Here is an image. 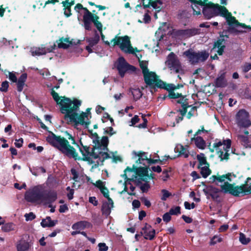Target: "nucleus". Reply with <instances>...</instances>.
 Wrapping results in <instances>:
<instances>
[{
  "mask_svg": "<svg viewBox=\"0 0 251 251\" xmlns=\"http://www.w3.org/2000/svg\"><path fill=\"white\" fill-rule=\"evenodd\" d=\"M89 133L91 134L92 138H94L93 140V143L95 144V142L97 143H99V139L100 137L97 132H93L92 129L88 130Z\"/></svg>",
  "mask_w": 251,
  "mask_h": 251,
  "instance_id": "3c124183",
  "label": "nucleus"
},
{
  "mask_svg": "<svg viewBox=\"0 0 251 251\" xmlns=\"http://www.w3.org/2000/svg\"><path fill=\"white\" fill-rule=\"evenodd\" d=\"M226 140H224L223 142L219 141L217 142H215L213 144V149H210V151L211 152H214V148L216 149V150L218 151V149L222 145H224L226 146Z\"/></svg>",
  "mask_w": 251,
  "mask_h": 251,
  "instance_id": "79ce46f5",
  "label": "nucleus"
},
{
  "mask_svg": "<svg viewBox=\"0 0 251 251\" xmlns=\"http://www.w3.org/2000/svg\"><path fill=\"white\" fill-rule=\"evenodd\" d=\"M168 98L171 99H176L177 98H179V97H182L183 95L181 93H176L174 92V90H173L170 92H169V94L167 95Z\"/></svg>",
  "mask_w": 251,
  "mask_h": 251,
  "instance_id": "de8ad7c7",
  "label": "nucleus"
},
{
  "mask_svg": "<svg viewBox=\"0 0 251 251\" xmlns=\"http://www.w3.org/2000/svg\"><path fill=\"white\" fill-rule=\"evenodd\" d=\"M50 94L57 104L60 106V110L62 114L64 112V111L62 110L63 107L64 106L68 104L69 105V106L72 105L74 100H72L71 99L65 97V96L61 97V98H62V99L60 100V97L59 96L58 93L54 90L53 88L51 89Z\"/></svg>",
  "mask_w": 251,
  "mask_h": 251,
  "instance_id": "ddd939ff",
  "label": "nucleus"
},
{
  "mask_svg": "<svg viewBox=\"0 0 251 251\" xmlns=\"http://www.w3.org/2000/svg\"><path fill=\"white\" fill-rule=\"evenodd\" d=\"M81 101L76 99H74L72 105H67L63 107L62 110L64 111V119L65 120H69L68 124L74 123L75 126L80 124L84 126L85 128H88L90 124V121H85V118L88 117V113L82 112L80 114L77 113Z\"/></svg>",
  "mask_w": 251,
  "mask_h": 251,
  "instance_id": "f03ea898",
  "label": "nucleus"
},
{
  "mask_svg": "<svg viewBox=\"0 0 251 251\" xmlns=\"http://www.w3.org/2000/svg\"><path fill=\"white\" fill-rule=\"evenodd\" d=\"M181 208L180 206H177L175 207V208H172L170 209V213L172 215H177L181 213Z\"/></svg>",
  "mask_w": 251,
  "mask_h": 251,
  "instance_id": "603ef678",
  "label": "nucleus"
},
{
  "mask_svg": "<svg viewBox=\"0 0 251 251\" xmlns=\"http://www.w3.org/2000/svg\"><path fill=\"white\" fill-rule=\"evenodd\" d=\"M197 158L198 160L199 161L198 168H200L203 165L209 166V164L207 163L206 161V157L204 156L203 153L198 154L197 156Z\"/></svg>",
  "mask_w": 251,
  "mask_h": 251,
  "instance_id": "f704fd0d",
  "label": "nucleus"
},
{
  "mask_svg": "<svg viewBox=\"0 0 251 251\" xmlns=\"http://www.w3.org/2000/svg\"><path fill=\"white\" fill-rule=\"evenodd\" d=\"M130 91L133 97V99L135 101H137L140 99V98H141L142 96V92L139 88L131 89Z\"/></svg>",
  "mask_w": 251,
  "mask_h": 251,
  "instance_id": "58836bf2",
  "label": "nucleus"
},
{
  "mask_svg": "<svg viewBox=\"0 0 251 251\" xmlns=\"http://www.w3.org/2000/svg\"><path fill=\"white\" fill-rule=\"evenodd\" d=\"M228 182H225L224 184L221 186V191L225 194L228 193L235 197H238L241 193L245 194H251V177L247 178L245 183L240 186H234Z\"/></svg>",
  "mask_w": 251,
  "mask_h": 251,
  "instance_id": "7ed1b4c3",
  "label": "nucleus"
},
{
  "mask_svg": "<svg viewBox=\"0 0 251 251\" xmlns=\"http://www.w3.org/2000/svg\"><path fill=\"white\" fill-rule=\"evenodd\" d=\"M100 18L96 14H92L89 10L83 16V26L86 30H92V23L99 21Z\"/></svg>",
  "mask_w": 251,
  "mask_h": 251,
  "instance_id": "9b49d317",
  "label": "nucleus"
},
{
  "mask_svg": "<svg viewBox=\"0 0 251 251\" xmlns=\"http://www.w3.org/2000/svg\"><path fill=\"white\" fill-rule=\"evenodd\" d=\"M148 62L139 60V66L142 70L144 79L147 85L149 86L152 81L157 77V75L154 72L150 71L148 68Z\"/></svg>",
  "mask_w": 251,
  "mask_h": 251,
  "instance_id": "0eeeda50",
  "label": "nucleus"
},
{
  "mask_svg": "<svg viewBox=\"0 0 251 251\" xmlns=\"http://www.w3.org/2000/svg\"><path fill=\"white\" fill-rule=\"evenodd\" d=\"M116 68L121 77H124L126 73L138 74L140 72L135 66L129 64L123 56L120 57L117 60Z\"/></svg>",
  "mask_w": 251,
  "mask_h": 251,
  "instance_id": "423d86ee",
  "label": "nucleus"
},
{
  "mask_svg": "<svg viewBox=\"0 0 251 251\" xmlns=\"http://www.w3.org/2000/svg\"><path fill=\"white\" fill-rule=\"evenodd\" d=\"M209 166H205L204 167H201V174L202 176L205 178L207 177L211 173V170L209 168Z\"/></svg>",
  "mask_w": 251,
  "mask_h": 251,
  "instance_id": "c9c22d12",
  "label": "nucleus"
},
{
  "mask_svg": "<svg viewBox=\"0 0 251 251\" xmlns=\"http://www.w3.org/2000/svg\"><path fill=\"white\" fill-rule=\"evenodd\" d=\"M47 52V50L45 48H36L32 51V55H42L46 54Z\"/></svg>",
  "mask_w": 251,
  "mask_h": 251,
  "instance_id": "4c0bfd02",
  "label": "nucleus"
},
{
  "mask_svg": "<svg viewBox=\"0 0 251 251\" xmlns=\"http://www.w3.org/2000/svg\"><path fill=\"white\" fill-rule=\"evenodd\" d=\"M27 74H22L19 78L18 79L15 73L13 72H8V78L13 83H17V91L21 92L23 91L24 86L25 85V82L27 79Z\"/></svg>",
  "mask_w": 251,
  "mask_h": 251,
  "instance_id": "f8f14e48",
  "label": "nucleus"
},
{
  "mask_svg": "<svg viewBox=\"0 0 251 251\" xmlns=\"http://www.w3.org/2000/svg\"><path fill=\"white\" fill-rule=\"evenodd\" d=\"M203 192L204 194L206 196L207 199H209V197H211L213 201H218V199L220 196L218 193L220 192V190L215 187L212 185L208 186L206 189H203Z\"/></svg>",
  "mask_w": 251,
  "mask_h": 251,
  "instance_id": "f3484780",
  "label": "nucleus"
},
{
  "mask_svg": "<svg viewBox=\"0 0 251 251\" xmlns=\"http://www.w3.org/2000/svg\"><path fill=\"white\" fill-rule=\"evenodd\" d=\"M43 197V191L38 188L34 189L31 192L26 194L25 198L27 201L34 202L42 201Z\"/></svg>",
  "mask_w": 251,
  "mask_h": 251,
  "instance_id": "dca6fc26",
  "label": "nucleus"
},
{
  "mask_svg": "<svg viewBox=\"0 0 251 251\" xmlns=\"http://www.w3.org/2000/svg\"><path fill=\"white\" fill-rule=\"evenodd\" d=\"M226 147H223L225 153L224 154V152L221 150H219L217 151V154L219 157L220 158L221 161L224 160H228L229 159V153L228 151L231 148V141L230 139H226Z\"/></svg>",
  "mask_w": 251,
  "mask_h": 251,
  "instance_id": "4be33fe9",
  "label": "nucleus"
},
{
  "mask_svg": "<svg viewBox=\"0 0 251 251\" xmlns=\"http://www.w3.org/2000/svg\"><path fill=\"white\" fill-rule=\"evenodd\" d=\"M73 39L70 40L69 37L64 38L62 37L58 40L56 41L57 47L59 49H67L72 45H77L80 43V41L78 40L76 43L73 42Z\"/></svg>",
  "mask_w": 251,
  "mask_h": 251,
  "instance_id": "6ab92c4d",
  "label": "nucleus"
},
{
  "mask_svg": "<svg viewBox=\"0 0 251 251\" xmlns=\"http://www.w3.org/2000/svg\"><path fill=\"white\" fill-rule=\"evenodd\" d=\"M92 184L95 187L99 188L100 189V190L105 187V185L103 184V182L100 180H98L96 181V183H92Z\"/></svg>",
  "mask_w": 251,
  "mask_h": 251,
  "instance_id": "338daca9",
  "label": "nucleus"
},
{
  "mask_svg": "<svg viewBox=\"0 0 251 251\" xmlns=\"http://www.w3.org/2000/svg\"><path fill=\"white\" fill-rule=\"evenodd\" d=\"M142 119L143 120V123L142 124H140L138 125L137 126L139 128H144L147 127V123H148V120L146 118V115H142Z\"/></svg>",
  "mask_w": 251,
  "mask_h": 251,
  "instance_id": "680f3d73",
  "label": "nucleus"
},
{
  "mask_svg": "<svg viewBox=\"0 0 251 251\" xmlns=\"http://www.w3.org/2000/svg\"><path fill=\"white\" fill-rule=\"evenodd\" d=\"M103 133L104 134H108L110 136H112L116 134V132L114 131L113 128L112 126L107 127L106 128H104Z\"/></svg>",
  "mask_w": 251,
  "mask_h": 251,
  "instance_id": "4d7b16f0",
  "label": "nucleus"
},
{
  "mask_svg": "<svg viewBox=\"0 0 251 251\" xmlns=\"http://www.w3.org/2000/svg\"><path fill=\"white\" fill-rule=\"evenodd\" d=\"M99 41L100 36L96 31H95L94 37H89L86 39V41L88 43V45L93 47L99 43Z\"/></svg>",
  "mask_w": 251,
  "mask_h": 251,
  "instance_id": "473e14b6",
  "label": "nucleus"
},
{
  "mask_svg": "<svg viewBox=\"0 0 251 251\" xmlns=\"http://www.w3.org/2000/svg\"><path fill=\"white\" fill-rule=\"evenodd\" d=\"M215 85L217 87H224L226 85L225 73H223L215 80Z\"/></svg>",
  "mask_w": 251,
  "mask_h": 251,
  "instance_id": "7c9ffc66",
  "label": "nucleus"
},
{
  "mask_svg": "<svg viewBox=\"0 0 251 251\" xmlns=\"http://www.w3.org/2000/svg\"><path fill=\"white\" fill-rule=\"evenodd\" d=\"M90 223L87 221H81L77 222L72 225V228L74 230H83L86 227L89 226Z\"/></svg>",
  "mask_w": 251,
  "mask_h": 251,
  "instance_id": "c756f323",
  "label": "nucleus"
},
{
  "mask_svg": "<svg viewBox=\"0 0 251 251\" xmlns=\"http://www.w3.org/2000/svg\"><path fill=\"white\" fill-rule=\"evenodd\" d=\"M150 188V185L149 183V181L146 179V181H145L144 183H143L140 186V189L142 191V193H147L149 189Z\"/></svg>",
  "mask_w": 251,
  "mask_h": 251,
  "instance_id": "c03bdc74",
  "label": "nucleus"
},
{
  "mask_svg": "<svg viewBox=\"0 0 251 251\" xmlns=\"http://www.w3.org/2000/svg\"><path fill=\"white\" fill-rule=\"evenodd\" d=\"M239 241L243 245H247L251 241L250 238H246V235L243 233L239 234Z\"/></svg>",
  "mask_w": 251,
  "mask_h": 251,
  "instance_id": "a19ab883",
  "label": "nucleus"
},
{
  "mask_svg": "<svg viewBox=\"0 0 251 251\" xmlns=\"http://www.w3.org/2000/svg\"><path fill=\"white\" fill-rule=\"evenodd\" d=\"M192 140L195 141V143L197 147L200 149H204L206 143L202 137L201 136L194 137L191 139Z\"/></svg>",
  "mask_w": 251,
  "mask_h": 251,
  "instance_id": "2f4dec72",
  "label": "nucleus"
},
{
  "mask_svg": "<svg viewBox=\"0 0 251 251\" xmlns=\"http://www.w3.org/2000/svg\"><path fill=\"white\" fill-rule=\"evenodd\" d=\"M232 177L235 178L236 177V175L232 173H228L226 174L223 175H217V176L213 175L211 177H210L209 179L210 181L212 183L217 181L219 182H223L225 181V179H226L228 181H232Z\"/></svg>",
  "mask_w": 251,
  "mask_h": 251,
  "instance_id": "a211bd4d",
  "label": "nucleus"
},
{
  "mask_svg": "<svg viewBox=\"0 0 251 251\" xmlns=\"http://www.w3.org/2000/svg\"><path fill=\"white\" fill-rule=\"evenodd\" d=\"M249 113L245 109L239 110L236 115V120L239 127L247 128L251 126Z\"/></svg>",
  "mask_w": 251,
  "mask_h": 251,
  "instance_id": "1a4fd4ad",
  "label": "nucleus"
},
{
  "mask_svg": "<svg viewBox=\"0 0 251 251\" xmlns=\"http://www.w3.org/2000/svg\"><path fill=\"white\" fill-rule=\"evenodd\" d=\"M166 63L169 68L175 70L176 73H178L181 69V64L173 52L168 55Z\"/></svg>",
  "mask_w": 251,
  "mask_h": 251,
  "instance_id": "2eb2a0df",
  "label": "nucleus"
},
{
  "mask_svg": "<svg viewBox=\"0 0 251 251\" xmlns=\"http://www.w3.org/2000/svg\"><path fill=\"white\" fill-rule=\"evenodd\" d=\"M133 153L135 154L136 155L139 156L141 155L142 156V160L143 161L146 160L147 161L148 157L147 155V153L144 151H140L138 152V153H137L136 151H133Z\"/></svg>",
  "mask_w": 251,
  "mask_h": 251,
  "instance_id": "bf43d9fd",
  "label": "nucleus"
},
{
  "mask_svg": "<svg viewBox=\"0 0 251 251\" xmlns=\"http://www.w3.org/2000/svg\"><path fill=\"white\" fill-rule=\"evenodd\" d=\"M99 251H107L108 249V247L104 243H100L98 244Z\"/></svg>",
  "mask_w": 251,
  "mask_h": 251,
  "instance_id": "774afa93",
  "label": "nucleus"
},
{
  "mask_svg": "<svg viewBox=\"0 0 251 251\" xmlns=\"http://www.w3.org/2000/svg\"><path fill=\"white\" fill-rule=\"evenodd\" d=\"M65 134L67 135L68 139L71 140V144L72 145H75L76 147H79V145L75 142L74 137L68 133V131H66Z\"/></svg>",
  "mask_w": 251,
  "mask_h": 251,
  "instance_id": "5fc2aeb1",
  "label": "nucleus"
},
{
  "mask_svg": "<svg viewBox=\"0 0 251 251\" xmlns=\"http://www.w3.org/2000/svg\"><path fill=\"white\" fill-rule=\"evenodd\" d=\"M97 146L95 145L93 148L90 151L89 153V156L91 157L92 158L95 159H99V161H97L96 163L92 166V168H97L99 165H103V162L106 159L111 158L110 155L107 152L100 151L99 153H97L95 152V149H96Z\"/></svg>",
  "mask_w": 251,
  "mask_h": 251,
  "instance_id": "6e6552de",
  "label": "nucleus"
},
{
  "mask_svg": "<svg viewBox=\"0 0 251 251\" xmlns=\"http://www.w3.org/2000/svg\"><path fill=\"white\" fill-rule=\"evenodd\" d=\"M176 34L186 38L190 37L188 29L178 30L176 31Z\"/></svg>",
  "mask_w": 251,
  "mask_h": 251,
  "instance_id": "49530a36",
  "label": "nucleus"
},
{
  "mask_svg": "<svg viewBox=\"0 0 251 251\" xmlns=\"http://www.w3.org/2000/svg\"><path fill=\"white\" fill-rule=\"evenodd\" d=\"M222 239L221 237H219L217 236H214L210 240V245H214L217 243H220L222 242Z\"/></svg>",
  "mask_w": 251,
  "mask_h": 251,
  "instance_id": "6e6d98bb",
  "label": "nucleus"
},
{
  "mask_svg": "<svg viewBox=\"0 0 251 251\" xmlns=\"http://www.w3.org/2000/svg\"><path fill=\"white\" fill-rule=\"evenodd\" d=\"M144 238L146 240H152L155 236V230L152 228L151 226L147 223L142 228Z\"/></svg>",
  "mask_w": 251,
  "mask_h": 251,
  "instance_id": "412c9836",
  "label": "nucleus"
},
{
  "mask_svg": "<svg viewBox=\"0 0 251 251\" xmlns=\"http://www.w3.org/2000/svg\"><path fill=\"white\" fill-rule=\"evenodd\" d=\"M225 11V12H223L225 15H221V16L226 19L227 24L229 26L233 25H237L238 21L236 20L235 17L232 16L231 13L229 12L226 8Z\"/></svg>",
  "mask_w": 251,
  "mask_h": 251,
  "instance_id": "a878e982",
  "label": "nucleus"
},
{
  "mask_svg": "<svg viewBox=\"0 0 251 251\" xmlns=\"http://www.w3.org/2000/svg\"><path fill=\"white\" fill-rule=\"evenodd\" d=\"M188 29L190 37L199 34L201 33V29L200 28H192Z\"/></svg>",
  "mask_w": 251,
  "mask_h": 251,
  "instance_id": "8fccbe9b",
  "label": "nucleus"
},
{
  "mask_svg": "<svg viewBox=\"0 0 251 251\" xmlns=\"http://www.w3.org/2000/svg\"><path fill=\"white\" fill-rule=\"evenodd\" d=\"M225 43V40L224 38L218 39L214 44L213 49L220 48L222 46H225L224 44Z\"/></svg>",
  "mask_w": 251,
  "mask_h": 251,
  "instance_id": "09e8293b",
  "label": "nucleus"
},
{
  "mask_svg": "<svg viewBox=\"0 0 251 251\" xmlns=\"http://www.w3.org/2000/svg\"><path fill=\"white\" fill-rule=\"evenodd\" d=\"M109 144V139L108 137L106 136H103L101 137V139L100 138L99 139V143H95V145L97 146V148L98 149H101L102 150L108 151V149L107 148L108 145Z\"/></svg>",
  "mask_w": 251,
  "mask_h": 251,
  "instance_id": "b1692460",
  "label": "nucleus"
},
{
  "mask_svg": "<svg viewBox=\"0 0 251 251\" xmlns=\"http://www.w3.org/2000/svg\"><path fill=\"white\" fill-rule=\"evenodd\" d=\"M151 6L153 8L155 9L157 12L161 11L162 7L160 6H158L157 3L155 0H153L151 2H148V4L143 3V6L144 8H149Z\"/></svg>",
  "mask_w": 251,
  "mask_h": 251,
  "instance_id": "e433bc0d",
  "label": "nucleus"
},
{
  "mask_svg": "<svg viewBox=\"0 0 251 251\" xmlns=\"http://www.w3.org/2000/svg\"><path fill=\"white\" fill-rule=\"evenodd\" d=\"M1 228L4 232H9L14 230V225L12 223H8L5 224H3Z\"/></svg>",
  "mask_w": 251,
  "mask_h": 251,
  "instance_id": "ea45409f",
  "label": "nucleus"
},
{
  "mask_svg": "<svg viewBox=\"0 0 251 251\" xmlns=\"http://www.w3.org/2000/svg\"><path fill=\"white\" fill-rule=\"evenodd\" d=\"M57 197V193L54 190L43 191L42 201H45L48 203H51L56 201Z\"/></svg>",
  "mask_w": 251,
  "mask_h": 251,
  "instance_id": "aec40b11",
  "label": "nucleus"
},
{
  "mask_svg": "<svg viewBox=\"0 0 251 251\" xmlns=\"http://www.w3.org/2000/svg\"><path fill=\"white\" fill-rule=\"evenodd\" d=\"M57 223L58 221L57 220H52L50 217L47 216L46 219H44L42 220L41 226L43 227H50L54 226Z\"/></svg>",
  "mask_w": 251,
  "mask_h": 251,
  "instance_id": "c85d7f7f",
  "label": "nucleus"
},
{
  "mask_svg": "<svg viewBox=\"0 0 251 251\" xmlns=\"http://www.w3.org/2000/svg\"><path fill=\"white\" fill-rule=\"evenodd\" d=\"M152 83L149 86L151 89L150 91L152 94L154 93L157 91L156 88L164 89L168 92L174 90L173 84H167L161 80L158 75L153 80Z\"/></svg>",
  "mask_w": 251,
  "mask_h": 251,
  "instance_id": "9d476101",
  "label": "nucleus"
},
{
  "mask_svg": "<svg viewBox=\"0 0 251 251\" xmlns=\"http://www.w3.org/2000/svg\"><path fill=\"white\" fill-rule=\"evenodd\" d=\"M148 170L149 167H136L134 173L137 176V177L142 178H147V176H148Z\"/></svg>",
  "mask_w": 251,
  "mask_h": 251,
  "instance_id": "bb28decb",
  "label": "nucleus"
},
{
  "mask_svg": "<svg viewBox=\"0 0 251 251\" xmlns=\"http://www.w3.org/2000/svg\"><path fill=\"white\" fill-rule=\"evenodd\" d=\"M1 86L0 91L2 92H6L9 87V82L7 80L3 81Z\"/></svg>",
  "mask_w": 251,
  "mask_h": 251,
  "instance_id": "864d4df0",
  "label": "nucleus"
},
{
  "mask_svg": "<svg viewBox=\"0 0 251 251\" xmlns=\"http://www.w3.org/2000/svg\"><path fill=\"white\" fill-rule=\"evenodd\" d=\"M100 192L102 194L104 197L107 199L109 201H112V199L110 198L109 195V190L106 187H104L100 190Z\"/></svg>",
  "mask_w": 251,
  "mask_h": 251,
  "instance_id": "a18cd8bd",
  "label": "nucleus"
},
{
  "mask_svg": "<svg viewBox=\"0 0 251 251\" xmlns=\"http://www.w3.org/2000/svg\"><path fill=\"white\" fill-rule=\"evenodd\" d=\"M33 245V242L29 239V236L26 235L17 241L16 247L17 251H28Z\"/></svg>",
  "mask_w": 251,
  "mask_h": 251,
  "instance_id": "4468645a",
  "label": "nucleus"
},
{
  "mask_svg": "<svg viewBox=\"0 0 251 251\" xmlns=\"http://www.w3.org/2000/svg\"><path fill=\"white\" fill-rule=\"evenodd\" d=\"M64 7V14L66 17H69L72 15L71 13V7L68 4H65V5H62Z\"/></svg>",
  "mask_w": 251,
  "mask_h": 251,
  "instance_id": "37998d69",
  "label": "nucleus"
},
{
  "mask_svg": "<svg viewBox=\"0 0 251 251\" xmlns=\"http://www.w3.org/2000/svg\"><path fill=\"white\" fill-rule=\"evenodd\" d=\"M171 215L170 212L165 213L162 216V219L164 222L166 223L169 222L171 220Z\"/></svg>",
  "mask_w": 251,
  "mask_h": 251,
  "instance_id": "0e129e2a",
  "label": "nucleus"
},
{
  "mask_svg": "<svg viewBox=\"0 0 251 251\" xmlns=\"http://www.w3.org/2000/svg\"><path fill=\"white\" fill-rule=\"evenodd\" d=\"M66 190L69 191V193L67 195L68 199L69 200H72L74 198L73 196L75 192L74 190L73 189L70 188L69 186L67 187Z\"/></svg>",
  "mask_w": 251,
  "mask_h": 251,
  "instance_id": "69168bd1",
  "label": "nucleus"
},
{
  "mask_svg": "<svg viewBox=\"0 0 251 251\" xmlns=\"http://www.w3.org/2000/svg\"><path fill=\"white\" fill-rule=\"evenodd\" d=\"M111 42H113L112 45V47L119 46L120 49L127 53L133 54L135 53V52L139 51L137 48L134 49L133 48L130 41V38L127 35L121 37L117 35L114 38L111 40Z\"/></svg>",
  "mask_w": 251,
  "mask_h": 251,
  "instance_id": "20e7f679",
  "label": "nucleus"
},
{
  "mask_svg": "<svg viewBox=\"0 0 251 251\" xmlns=\"http://www.w3.org/2000/svg\"><path fill=\"white\" fill-rule=\"evenodd\" d=\"M161 192L163 194L161 199L162 201H166L168 198L171 196V193H170L168 191L165 189H163L161 191Z\"/></svg>",
  "mask_w": 251,
  "mask_h": 251,
  "instance_id": "13d9d810",
  "label": "nucleus"
},
{
  "mask_svg": "<svg viewBox=\"0 0 251 251\" xmlns=\"http://www.w3.org/2000/svg\"><path fill=\"white\" fill-rule=\"evenodd\" d=\"M174 151L175 152L178 153L176 157H179L181 155H183L184 158H187L189 155V153L188 151L183 146H182L181 144L177 145L175 147Z\"/></svg>",
  "mask_w": 251,
  "mask_h": 251,
  "instance_id": "cd10ccee",
  "label": "nucleus"
},
{
  "mask_svg": "<svg viewBox=\"0 0 251 251\" xmlns=\"http://www.w3.org/2000/svg\"><path fill=\"white\" fill-rule=\"evenodd\" d=\"M183 55L187 58L191 64L194 65L200 62L206 61L209 57V53L205 50L196 52L192 49H189L183 52Z\"/></svg>",
  "mask_w": 251,
  "mask_h": 251,
  "instance_id": "39448f33",
  "label": "nucleus"
},
{
  "mask_svg": "<svg viewBox=\"0 0 251 251\" xmlns=\"http://www.w3.org/2000/svg\"><path fill=\"white\" fill-rule=\"evenodd\" d=\"M50 134L47 137L46 141L51 146L57 149L64 155L75 160H82L87 161L90 164H95L96 163L90 156L81 157L78 156L75 148L71 146L68 140L60 135H56L51 131H49Z\"/></svg>",
  "mask_w": 251,
  "mask_h": 251,
  "instance_id": "f257e3e1",
  "label": "nucleus"
},
{
  "mask_svg": "<svg viewBox=\"0 0 251 251\" xmlns=\"http://www.w3.org/2000/svg\"><path fill=\"white\" fill-rule=\"evenodd\" d=\"M114 202L112 201H105L102 203L101 206V212L103 215L108 216L111 213V209L113 207Z\"/></svg>",
  "mask_w": 251,
  "mask_h": 251,
  "instance_id": "393cba45",
  "label": "nucleus"
},
{
  "mask_svg": "<svg viewBox=\"0 0 251 251\" xmlns=\"http://www.w3.org/2000/svg\"><path fill=\"white\" fill-rule=\"evenodd\" d=\"M146 179H148L147 178H142V177H138L137 178V176L135 177V179L134 180L135 183L136 184L137 186H140L143 183L142 181H146Z\"/></svg>",
  "mask_w": 251,
  "mask_h": 251,
  "instance_id": "052dcab7",
  "label": "nucleus"
},
{
  "mask_svg": "<svg viewBox=\"0 0 251 251\" xmlns=\"http://www.w3.org/2000/svg\"><path fill=\"white\" fill-rule=\"evenodd\" d=\"M25 220L26 221H32L35 219L36 215L33 212H29V213H26L25 215Z\"/></svg>",
  "mask_w": 251,
  "mask_h": 251,
  "instance_id": "e2e57ef3",
  "label": "nucleus"
},
{
  "mask_svg": "<svg viewBox=\"0 0 251 251\" xmlns=\"http://www.w3.org/2000/svg\"><path fill=\"white\" fill-rule=\"evenodd\" d=\"M179 98L180 99L176 100V103L181 104L182 109H179L177 111L180 112L181 115L185 116L187 112V108L191 107V105H189L188 99L186 98V96L183 95L182 97Z\"/></svg>",
  "mask_w": 251,
  "mask_h": 251,
  "instance_id": "5701e85b",
  "label": "nucleus"
},
{
  "mask_svg": "<svg viewBox=\"0 0 251 251\" xmlns=\"http://www.w3.org/2000/svg\"><path fill=\"white\" fill-rule=\"evenodd\" d=\"M80 144L83 149H82L81 147H80L79 146V147H77V148L79 149V151L82 154V155L83 156L82 157H84V155L85 156H88L89 153L90 152V147L87 146L83 145L81 140H80Z\"/></svg>",
  "mask_w": 251,
  "mask_h": 251,
  "instance_id": "72a5a7b5",
  "label": "nucleus"
}]
</instances>
